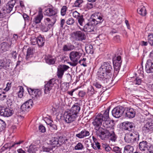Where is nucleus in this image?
Here are the masks:
<instances>
[{
	"instance_id": "1",
	"label": "nucleus",
	"mask_w": 153,
	"mask_h": 153,
	"mask_svg": "<svg viewBox=\"0 0 153 153\" xmlns=\"http://www.w3.org/2000/svg\"><path fill=\"white\" fill-rule=\"evenodd\" d=\"M111 65L110 62H104L102 63L99 69L98 79L104 84L108 83L111 77V72L112 71Z\"/></svg>"
},
{
	"instance_id": "2",
	"label": "nucleus",
	"mask_w": 153,
	"mask_h": 153,
	"mask_svg": "<svg viewBox=\"0 0 153 153\" xmlns=\"http://www.w3.org/2000/svg\"><path fill=\"white\" fill-rule=\"evenodd\" d=\"M110 109L109 107L105 111L101 112L100 114H98L96 116L92 122L96 130L98 131L100 129L102 125L104 127L102 128L104 130L105 129L104 124L108 126L111 123L109 116Z\"/></svg>"
},
{
	"instance_id": "3",
	"label": "nucleus",
	"mask_w": 153,
	"mask_h": 153,
	"mask_svg": "<svg viewBox=\"0 0 153 153\" xmlns=\"http://www.w3.org/2000/svg\"><path fill=\"white\" fill-rule=\"evenodd\" d=\"M80 104L78 103H75L69 110L66 111L64 117L65 122L68 123L74 121L78 116L80 110Z\"/></svg>"
},
{
	"instance_id": "4",
	"label": "nucleus",
	"mask_w": 153,
	"mask_h": 153,
	"mask_svg": "<svg viewBox=\"0 0 153 153\" xmlns=\"http://www.w3.org/2000/svg\"><path fill=\"white\" fill-rule=\"evenodd\" d=\"M103 16L99 12L95 13L91 16L89 22L85 25L84 27V31L87 33L91 32L94 30V26L101 23L104 20Z\"/></svg>"
},
{
	"instance_id": "5",
	"label": "nucleus",
	"mask_w": 153,
	"mask_h": 153,
	"mask_svg": "<svg viewBox=\"0 0 153 153\" xmlns=\"http://www.w3.org/2000/svg\"><path fill=\"white\" fill-rule=\"evenodd\" d=\"M104 125L105 129L104 131L101 132L100 134L99 135V137L101 139L104 140L107 135L110 140L115 142L117 139V137L114 132V126L111 123L108 126L106 124Z\"/></svg>"
},
{
	"instance_id": "6",
	"label": "nucleus",
	"mask_w": 153,
	"mask_h": 153,
	"mask_svg": "<svg viewBox=\"0 0 153 153\" xmlns=\"http://www.w3.org/2000/svg\"><path fill=\"white\" fill-rule=\"evenodd\" d=\"M139 139V135L138 132L135 131L126 133L124 138L126 142L131 143L137 142Z\"/></svg>"
},
{
	"instance_id": "7",
	"label": "nucleus",
	"mask_w": 153,
	"mask_h": 153,
	"mask_svg": "<svg viewBox=\"0 0 153 153\" xmlns=\"http://www.w3.org/2000/svg\"><path fill=\"white\" fill-rule=\"evenodd\" d=\"M71 39L74 41H82L85 40L86 36L81 31H74L70 34Z\"/></svg>"
},
{
	"instance_id": "8",
	"label": "nucleus",
	"mask_w": 153,
	"mask_h": 153,
	"mask_svg": "<svg viewBox=\"0 0 153 153\" xmlns=\"http://www.w3.org/2000/svg\"><path fill=\"white\" fill-rule=\"evenodd\" d=\"M82 55L80 51H73L69 54L71 60L74 63L76 64Z\"/></svg>"
},
{
	"instance_id": "9",
	"label": "nucleus",
	"mask_w": 153,
	"mask_h": 153,
	"mask_svg": "<svg viewBox=\"0 0 153 153\" xmlns=\"http://www.w3.org/2000/svg\"><path fill=\"white\" fill-rule=\"evenodd\" d=\"M124 111L123 107L119 106L114 108L112 111V115L116 118H119L123 114Z\"/></svg>"
},
{
	"instance_id": "10",
	"label": "nucleus",
	"mask_w": 153,
	"mask_h": 153,
	"mask_svg": "<svg viewBox=\"0 0 153 153\" xmlns=\"http://www.w3.org/2000/svg\"><path fill=\"white\" fill-rule=\"evenodd\" d=\"M63 143L62 138L59 137H52L50 140V143L54 148L59 146Z\"/></svg>"
},
{
	"instance_id": "11",
	"label": "nucleus",
	"mask_w": 153,
	"mask_h": 153,
	"mask_svg": "<svg viewBox=\"0 0 153 153\" xmlns=\"http://www.w3.org/2000/svg\"><path fill=\"white\" fill-rule=\"evenodd\" d=\"M143 132L150 133L153 131V121L147 122L143 127Z\"/></svg>"
},
{
	"instance_id": "12",
	"label": "nucleus",
	"mask_w": 153,
	"mask_h": 153,
	"mask_svg": "<svg viewBox=\"0 0 153 153\" xmlns=\"http://www.w3.org/2000/svg\"><path fill=\"white\" fill-rule=\"evenodd\" d=\"M55 80L54 79H50L46 84L45 87V93L49 94L51 90L52 89L54 84L55 83Z\"/></svg>"
},
{
	"instance_id": "13",
	"label": "nucleus",
	"mask_w": 153,
	"mask_h": 153,
	"mask_svg": "<svg viewBox=\"0 0 153 153\" xmlns=\"http://www.w3.org/2000/svg\"><path fill=\"white\" fill-rule=\"evenodd\" d=\"M33 104V100L31 99H30L22 105L21 109L23 111H27L32 107Z\"/></svg>"
},
{
	"instance_id": "14",
	"label": "nucleus",
	"mask_w": 153,
	"mask_h": 153,
	"mask_svg": "<svg viewBox=\"0 0 153 153\" xmlns=\"http://www.w3.org/2000/svg\"><path fill=\"white\" fill-rule=\"evenodd\" d=\"M72 16L78 20V23L80 25L82 26L84 25V19L83 16L77 11H75L72 13Z\"/></svg>"
},
{
	"instance_id": "15",
	"label": "nucleus",
	"mask_w": 153,
	"mask_h": 153,
	"mask_svg": "<svg viewBox=\"0 0 153 153\" xmlns=\"http://www.w3.org/2000/svg\"><path fill=\"white\" fill-rule=\"evenodd\" d=\"M30 95H32V97L37 98L41 94V91L39 89H34L30 88L27 89Z\"/></svg>"
},
{
	"instance_id": "16",
	"label": "nucleus",
	"mask_w": 153,
	"mask_h": 153,
	"mask_svg": "<svg viewBox=\"0 0 153 153\" xmlns=\"http://www.w3.org/2000/svg\"><path fill=\"white\" fill-rule=\"evenodd\" d=\"M15 3V0L8 2L4 7V10L6 11L7 13H10L12 10Z\"/></svg>"
},
{
	"instance_id": "17",
	"label": "nucleus",
	"mask_w": 153,
	"mask_h": 153,
	"mask_svg": "<svg viewBox=\"0 0 153 153\" xmlns=\"http://www.w3.org/2000/svg\"><path fill=\"white\" fill-rule=\"evenodd\" d=\"M145 69L146 72L147 73H153V62L150 60L147 61Z\"/></svg>"
},
{
	"instance_id": "18",
	"label": "nucleus",
	"mask_w": 153,
	"mask_h": 153,
	"mask_svg": "<svg viewBox=\"0 0 153 153\" xmlns=\"http://www.w3.org/2000/svg\"><path fill=\"white\" fill-rule=\"evenodd\" d=\"M90 135V132L87 130L83 129L78 134H76V136L79 139L83 138Z\"/></svg>"
},
{
	"instance_id": "19",
	"label": "nucleus",
	"mask_w": 153,
	"mask_h": 153,
	"mask_svg": "<svg viewBox=\"0 0 153 153\" xmlns=\"http://www.w3.org/2000/svg\"><path fill=\"white\" fill-rule=\"evenodd\" d=\"M10 61L5 59L0 60V69L3 68L4 69L8 68L10 66Z\"/></svg>"
},
{
	"instance_id": "20",
	"label": "nucleus",
	"mask_w": 153,
	"mask_h": 153,
	"mask_svg": "<svg viewBox=\"0 0 153 153\" xmlns=\"http://www.w3.org/2000/svg\"><path fill=\"white\" fill-rule=\"evenodd\" d=\"M45 59L46 62L49 65L54 64L56 60L55 57L49 55H46L45 57Z\"/></svg>"
},
{
	"instance_id": "21",
	"label": "nucleus",
	"mask_w": 153,
	"mask_h": 153,
	"mask_svg": "<svg viewBox=\"0 0 153 153\" xmlns=\"http://www.w3.org/2000/svg\"><path fill=\"white\" fill-rule=\"evenodd\" d=\"M43 17V15L42 11H39L38 15L35 17L33 20V23L35 24H39L41 22Z\"/></svg>"
},
{
	"instance_id": "22",
	"label": "nucleus",
	"mask_w": 153,
	"mask_h": 153,
	"mask_svg": "<svg viewBox=\"0 0 153 153\" xmlns=\"http://www.w3.org/2000/svg\"><path fill=\"white\" fill-rule=\"evenodd\" d=\"M135 115V112L133 108H128L126 113V116L128 118L134 117Z\"/></svg>"
},
{
	"instance_id": "23",
	"label": "nucleus",
	"mask_w": 153,
	"mask_h": 153,
	"mask_svg": "<svg viewBox=\"0 0 153 153\" xmlns=\"http://www.w3.org/2000/svg\"><path fill=\"white\" fill-rule=\"evenodd\" d=\"M149 145L148 143L146 141L140 142L139 144V147L140 149L143 151L148 150Z\"/></svg>"
},
{
	"instance_id": "24",
	"label": "nucleus",
	"mask_w": 153,
	"mask_h": 153,
	"mask_svg": "<svg viewBox=\"0 0 153 153\" xmlns=\"http://www.w3.org/2000/svg\"><path fill=\"white\" fill-rule=\"evenodd\" d=\"M10 46V43H8L7 42H3L0 45V48L2 51L4 52L8 51Z\"/></svg>"
},
{
	"instance_id": "25",
	"label": "nucleus",
	"mask_w": 153,
	"mask_h": 153,
	"mask_svg": "<svg viewBox=\"0 0 153 153\" xmlns=\"http://www.w3.org/2000/svg\"><path fill=\"white\" fill-rule=\"evenodd\" d=\"M44 22L45 25L51 27H52L55 24V21L53 19H51L48 18H44Z\"/></svg>"
},
{
	"instance_id": "26",
	"label": "nucleus",
	"mask_w": 153,
	"mask_h": 153,
	"mask_svg": "<svg viewBox=\"0 0 153 153\" xmlns=\"http://www.w3.org/2000/svg\"><path fill=\"white\" fill-rule=\"evenodd\" d=\"M141 81L142 80L141 78H140L139 77H136L132 82V83L131 85V87H137L140 84Z\"/></svg>"
},
{
	"instance_id": "27",
	"label": "nucleus",
	"mask_w": 153,
	"mask_h": 153,
	"mask_svg": "<svg viewBox=\"0 0 153 153\" xmlns=\"http://www.w3.org/2000/svg\"><path fill=\"white\" fill-rule=\"evenodd\" d=\"M137 12L142 16H145L146 14V10L145 7L143 5H141L137 9Z\"/></svg>"
},
{
	"instance_id": "28",
	"label": "nucleus",
	"mask_w": 153,
	"mask_h": 153,
	"mask_svg": "<svg viewBox=\"0 0 153 153\" xmlns=\"http://www.w3.org/2000/svg\"><path fill=\"white\" fill-rule=\"evenodd\" d=\"M134 148L133 146L130 145L126 146L124 148V153H133Z\"/></svg>"
},
{
	"instance_id": "29",
	"label": "nucleus",
	"mask_w": 153,
	"mask_h": 153,
	"mask_svg": "<svg viewBox=\"0 0 153 153\" xmlns=\"http://www.w3.org/2000/svg\"><path fill=\"white\" fill-rule=\"evenodd\" d=\"M45 42V38L41 36L37 37V44L39 46H42L44 45Z\"/></svg>"
},
{
	"instance_id": "30",
	"label": "nucleus",
	"mask_w": 153,
	"mask_h": 153,
	"mask_svg": "<svg viewBox=\"0 0 153 153\" xmlns=\"http://www.w3.org/2000/svg\"><path fill=\"white\" fill-rule=\"evenodd\" d=\"M38 147H36L35 145H31L28 149L27 152L29 153H35L36 151L38 150Z\"/></svg>"
},
{
	"instance_id": "31",
	"label": "nucleus",
	"mask_w": 153,
	"mask_h": 153,
	"mask_svg": "<svg viewBox=\"0 0 153 153\" xmlns=\"http://www.w3.org/2000/svg\"><path fill=\"white\" fill-rule=\"evenodd\" d=\"M74 48V46L71 44H67L64 45L63 50L64 51H68L73 49Z\"/></svg>"
},
{
	"instance_id": "32",
	"label": "nucleus",
	"mask_w": 153,
	"mask_h": 153,
	"mask_svg": "<svg viewBox=\"0 0 153 153\" xmlns=\"http://www.w3.org/2000/svg\"><path fill=\"white\" fill-rule=\"evenodd\" d=\"M33 53V49L30 48H28L27 51V54L26 57V59L28 60L30 57H32Z\"/></svg>"
},
{
	"instance_id": "33",
	"label": "nucleus",
	"mask_w": 153,
	"mask_h": 153,
	"mask_svg": "<svg viewBox=\"0 0 153 153\" xmlns=\"http://www.w3.org/2000/svg\"><path fill=\"white\" fill-rule=\"evenodd\" d=\"M84 148L83 144L81 142L76 143V145L74 147V149L76 150H82Z\"/></svg>"
},
{
	"instance_id": "34",
	"label": "nucleus",
	"mask_w": 153,
	"mask_h": 153,
	"mask_svg": "<svg viewBox=\"0 0 153 153\" xmlns=\"http://www.w3.org/2000/svg\"><path fill=\"white\" fill-rule=\"evenodd\" d=\"M45 13L46 15L50 16L55 15L56 12L52 8H48L45 10Z\"/></svg>"
},
{
	"instance_id": "35",
	"label": "nucleus",
	"mask_w": 153,
	"mask_h": 153,
	"mask_svg": "<svg viewBox=\"0 0 153 153\" xmlns=\"http://www.w3.org/2000/svg\"><path fill=\"white\" fill-rule=\"evenodd\" d=\"M69 84L67 82H64L60 86L61 89L63 92L67 91L69 88Z\"/></svg>"
},
{
	"instance_id": "36",
	"label": "nucleus",
	"mask_w": 153,
	"mask_h": 153,
	"mask_svg": "<svg viewBox=\"0 0 153 153\" xmlns=\"http://www.w3.org/2000/svg\"><path fill=\"white\" fill-rule=\"evenodd\" d=\"M6 92L3 88H0V100H3L6 98L7 96L5 94Z\"/></svg>"
},
{
	"instance_id": "37",
	"label": "nucleus",
	"mask_w": 153,
	"mask_h": 153,
	"mask_svg": "<svg viewBox=\"0 0 153 153\" xmlns=\"http://www.w3.org/2000/svg\"><path fill=\"white\" fill-rule=\"evenodd\" d=\"M125 129L126 130H128L134 126V123L131 122H126L125 123Z\"/></svg>"
},
{
	"instance_id": "38",
	"label": "nucleus",
	"mask_w": 153,
	"mask_h": 153,
	"mask_svg": "<svg viewBox=\"0 0 153 153\" xmlns=\"http://www.w3.org/2000/svg\"><path fill=\"white\" fill-rule=\"evenodd\" d=\"M85 49L87 53L90 54L93 53V47L91 45H87L85 47Z\"/></svg>"
},
{
	"instance_id": "39",
	"label": "nucleus",
	"mask_w": 153,
	"mask_h": 153,
	"mask_svg": "<svg viewBox=\"0 0 153 153\" xmlns=\"http://www.w3.org/2000/svg\"><path fill=\"white\" fill-rule=\"evenodd\" d=\"M140 92L137 90H134L133 92L131 94V97L133 98H137L138 97L140 96Z\"/></svg>"
},
{
	"instance_id": "40",
	"label": "nucleus",
	"mask_w": 153,
	"mask_h": 153,
	"mask_svg": "<svg viewBox=\"0 0 153 153\" xmlns=\"http://www.w3.org/2000/svg\"><path fill=\"white\" fill-rule=\"evenodd\" d=\"M5 114V117H9L13 114V111L11 108H6Z\"/></svg>"
},
{
	"instance_id": "41",
	"label": "nucleus",
	"mask_w": 153,
	"mask_h": 153,
	"mask_svg": "<svg viewBox=\"0 0 153 153\" xmlns=\"http://www.w3.org/2000/svg\"><path fill=\"white\" fill-rule=\"evenodd\" d=\"M19 91L18 92V95L19 97L22 98L23 94L24 89L23 88L22 86H19L18 87Z\"/></svg>"
},
{
	"instance_id": "42",
	"label": "nucleus",
	"mask_w": 153,
	"mask_h": 153,
	"mask_svg": "<svg viewBox=\"0 0 153 153\" xmlns=\"http://www.w3.org/2000/svg\"><path fill=\"white\" fill-rule=\"evenodd\" d=\"M58 68L63 73H64L65 71H67L69 68V67L68 65H60Z\"/></svg>"
},
{
	"instance_id": "43",
	"label": "nucleus",
	"mask_w": 153,
	"mask_h": 153,
	"mask_svg": "<svg viewBox=\"0 0 153 153\" xmlns=\"http://www.w3.org/2000/svg\"><path fill=\"white\" fill-rule=\"evenodd\" d=\"M113 64L114 70L118 71L120 70L121 65V63H120V62L116 63V62H114V63H113Z\"/></svg>"
},
{
	"instance_id": "44",
	"label": "nucleus",
	"mask_w": 153,
	"mask_h": 153,
	"mask_svg": "<svg viewBox=\"0 0 153 153\" xmlns=\"http://www.w3.org/2000/svg\"><path fill=\"white\" fill-rule=\"evenodd\" d=\"M91 146L94 149H100V143L98 142H95L91 144Z\"/></svg>"
},
{
	"instance_id": "45",
	"label": "nucleus",
	"mask_w": 153,
	"mask_h": 153,
	"mask_svg": "<svg viewBox=\"0 0 153 153\" xmlns=\"http://www.w3.org/2000/svg\"><path fill=\"white\" fill-rule=\"evenodd\" d=\"M102 147L107 152H110L111 150H112V147H110L108 144L104 143L102 144Z\"/></svg>"
},
{
	"instance_id": "46",
	"label": "nucleus",
	"mask_w": 153,
	"mask_h": 153,
	"mask_svg": "<svg viewBox=\"0 0 153 153\" xmlns=\"http://www.w3.org/2000/svg\"><path fill=\"white\" fill-rule=\"evenodd\" d=\"M122 60H121V57L120 56H117L116 57H114L113 59V62H116V63H119L120 62L122 63Z\"/></svg>"
},
{
	"instance_id": "47",
	"label": "nucleus",
	"mask_w": 153,
	"mask_h": 153,
	"mask_svg": "<svg viewBox=\"0 0 153 153\" xmlns=\"http://www.w3.org/2000/svg\"><path fill=\"white\" fill-rule=\"evenodd\" d=\"M88 93L90 95L93 94L95 93L93 87L90 86L88 87Z\"/></svg>"
},
{
	"instance_id": "48",
	"label": "nucleus",
	"mask_w": 153,
	"mask_h": 153,
	"mask_svg": "<svg viewBox=\"0 0 153 153\" xmlns=\"http://www.w3.org/2000/svg\"><path fill=\"white\" fill-rule=\"evenodd\" d=\"M5 125L6 124L5 122L0 119V132L4 130Z\"/></svg>"
},
{
	"instance_id": "49",
	"label": "nucleus",
	"mask_w": 153,
	"mask_h": 153,
	"mask_svg": "<svg viewBox=\"0 0 153 153\" xmlns=\"http://www.w3.org/2000/svg\"><path fill=\"white\" fill-rule=\"evenodd\" d=\"M6 108L4 107H0V115L1 116H5Z\"/></svg>"
},
{
	"instance_id": "50",
	"label": "nucleus",
	"mask_w": 153,
	"mask_h": 153,
	"mask_svg": "<svg viewBox=\"0 0 153 153\" xmlns=\"http://www.w3.org/2000/svg\"><path fill=\"white\" fill-rule=\"evenodd\" d=\"M121 149L117 146H114L112 147V151L116 153H122Z\"/></svg>"
},
{
	"instance_id": "51",
	"label": "nucleus",
	"mask_w": 153,
	"mask_h": 153,
	"mask_svg": "<svg viewBox=\"0 0 153 153\" xmlns=\"http://www.w3.org/2000/svg\"><path fill=\"white\" fill-rule=\"evenodd\" d=\"M50 27H48V26H45L44 25H42L40 26V28L41 30L43 32H47Z\"/></svg>"
},
{
	"instance_id": "52",
	"label": "nucleus",
	"mask_w": 153,
	"mask_h": 153,
	"mask_svg": "<svg viewBox=\"0 0 153 153\" xmlns=\"http://www.w3.org/2000/svg\"><path fill=\"white\" fill-rule=\"evenodd\" d=\"M148 40L150 45H153V34H150L148 36Z\"/></svg>"
},
{
	"instance_id": "53",
	"label": "nucleus",
	"mask_w": 153,
	"mask_h": 153,
	"mask_svg": "<svg viewBox=\"0 0 153 153\" xmlns=\"http://www.w3.org/2000/svg\"><path fill=\"white\" fill-rule=\"evenodd\" d=\"M57 74V75L58 78L59 79H61L62 78L64 73L58 68Z\"/></svg>"
},
{
	"instance_id": "54",
	"label": "nucleus",
	"mask_w": 153,
	"mask_h": 153,
	"mask_svg": "<svg viewBox=\"0 0 153 153\" xmlns=\"http://www.w3.org/2000/svg\"><path fill=\"white\" fill-rule=\"evenodd\" d=\"M31 43L32 45H35L37 44V38L33 36L31 37L30 39Z\"/></svg>"
},
{
	"instance_id": "55",
	"label": "nucleus",
	"mask_w": 153,
	"mask_h": 153,
	"mask_svg": "<svg viewBox=\"0 0 153 153\" xmlns=\"http://www.w3.org/2000/svg\"><path fill=\"white\" fill-rule=\"evenodd\" d=\"M67 9L66 6H63L61 9V14L62 16H64L66 14Z\"/></svg>"
},
{
	"instance_id": "56",
	"label": "nucleus",
	"mask_w": 153,
	"mask_h": 153,
	"mask_svg": "<svg viewBox=\"0 0 153 153\" xmlns=\"http://www.w3.org/2000/svg\"><path fill=\"white\" fill-rule=\"evenodd\" d=\"M83 2V0H76L74 3L75 6L76 7H79Z\"/></svg>"
},
{
	"instance_id": "57",
	"label": "nucleus",
	"mask_w": 153,
	"mask_h": 153,
	"mask_svg": "<svg viewBox=\"0 0 153 153\" xmlns=\"http://www.w3.org/2000/svg\"><path fill=\"white\" fill-rule=\"evenodd\" d=\"M11 83L10 82H7L6 84V86L4 88H3V90H4V91H5L6 92L10 90L11 87Z\"/></svg>"
},
{
	"instance_id": "58",
	"label": "nucleus",
	"mask_w": 153,
	"mask_h": 153,
	"mask_svg": "<svg viewBox=\"0 0 153 153\" xmlns=\"http://www.w3.org/2000/svg\"><path fill=\"white\" fill-rule=\"evenodd\" d=\"M93 85L96 88H100L102 87V85L100 84L97 81H94L93 82Z\"/></svg>"
},
{
	"instance_id": "59",
	"label": "nucleus",
	"mask_w": 153,
	"mask_h": 153,
	"mask_svg": "<svg viewBox=\"0 0 153 153\" xmlns=\"http://www.w3.org/2000/svg\"><path fill=\"white\" fill-rule=\"evenodd\" d=\"M74 22V20L72 18H69L66 21L67 24L68 25L73 24Z\"/></svg>"
},
{
	"instance_id": "60",
	"label": "nucleus",
	"mask_w": 153,
	"mask_h": 153,
	"mask_svg": "<svg viewBox=\"0 0 153 153\" xmlns=\"http://www.w3.org/2000/svg\"><path fill=\"white\" fill-rule=\"evenodd\" d=\"M39 131L42 133L45 132L46 131V129L44 126L42 125H40L39 126Z\"/></svg>"
},
{
	"instance_id": "61",
	"label": "nucleus",
	"mask_w": 153,
	"mask_h": 153,
	"mask_svg": "<svg viewBox=\"0 0 153 153\" xmlns=\"http://www.w3.org/2000/svg\"><path fill=\"white\" fill-rule=\"evenodd\" d=\"M23 142V141H20L18 142H16L12 145L11 147H17L19 145L22 143Z\"/></svg>"
},
{
	"instance_id": "62",
	"label": "nucleus",
	"mask_w": 153,
	"mask_h": 153,
	"mask_svg": "<svg viewBox=\"0 0 153 153\" xmlns=\"http://www.w3.org/2000/svg\"><path fill=\"white\" fill-rule=\"evenodd\" d=\"M22 16L25 21V22L28 21L29 19V17L27 14L24 13L23 14Z\"/></svg>"
},
{
	"instance_id": "63",
	"label": "nucleus",
	"mask_w": 153,
	"mask_h": 153,
	"mask_svg": "<svg viewBox=\"0 0 153 153\" xmlns=\"http://www.w3.org/2000/svg\"><path fill=\"white\" fill-rule=\"evenodd\" d=\"M53 148L52 147V148H48L45 147L44 146L43 147V151L44 152H50V151L52 150Z\"/></svg>"
},
{
	"instance_id": "64",
	"label": "nucleus",
	"mask_w": 153,
	"mask_h": 153,
	"mask_svg": "<svg viewBox=\"0 0 153 153\" xmlns=\"http://www.w3.org/2000/svg\"><path fill=\"white\" fill-rule=\"evenodd\" d=\"M138 74H140V76H143V67H140L139 69L137 71Z\"/></svg>"
}]
</instances>
